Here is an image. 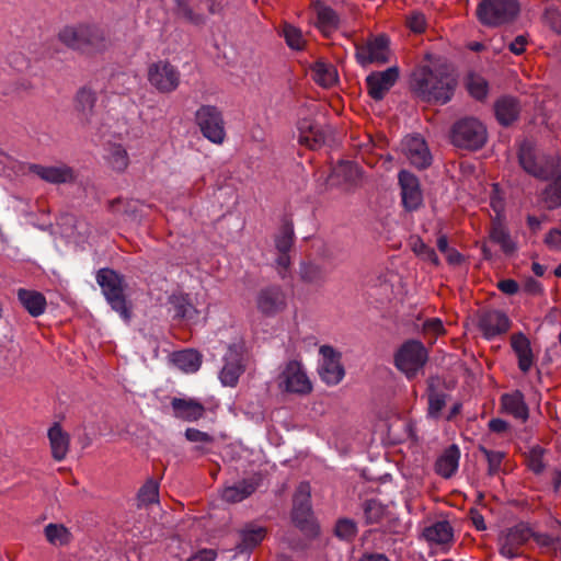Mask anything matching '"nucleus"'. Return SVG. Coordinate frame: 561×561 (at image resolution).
<instances>
[{
  "label": "nucleus",
  "mask_w": 561,
  "mask_h": 561,
  "mask_svg": "<svg viewBox=\"0 0 561 561\" xmlns=\"http://www.w3.org/2000/svg\"><path fill=\"white\" fill-rule=\"evenodd\" d=\"M399 79V68L393 66L383 71H373L366 79L368 94L375 101H381Z\"/></svg>",
  "instance_id": "4468645a"
},
{
  "label": "nucleus",
  "mask_w": 561,
  "mask_h": 561,
  "mask_svg": "<svg viewBox=\"0 0 561 561\" xmlns=\"http://www.w3.org/2000/svg\"><path fill=\"white\" fill-rule=\"evenodd\" d=\"M517 159L520 168L529 175L548 181L561 174V158L539 151L530 139H524L517 148Z\"/></svg>",
  "instance_id": "f03ea898"
},
{
  "label": "nucleus",
  "mask_w": 561,
  "mask_h": 561,
  "mask_svg": "<svg viewBox=\"0 0 561 561\" xmlns=\"http://www.w3.org/2000/svg\"><path fill=\"white\" fill-rule=\"evenodd\" d=\"M527 38L528 37H515V39L508 44L510 50L515 55L523 54L526 49V45L528 44Z\"/></svg>",
  "instance_id": "774afa93"
},
{
  "label": "nucleus",
  "mask_w": 561,
  "mask_h": 561,
  "mask_svg": "<svg viewBox=\"0 0 561 561\" xmlns=\"http://www.w3.org/2000/svg\"><path fill=\"white\" fill-rule=\"evenodd\" d=\"M243 370L244 367L239 354L231 353L226 357V363L220 371L219 378L224 386L233 387L237 385Z\"/></svg>",
  "instance_id": "e433bc0d"
},
{
  "label": "nucleus",
  "mask_w": 561,
  "mask_h": 561,
  "mask_svg": "<svg viewBox=\"0 0 561 561\" xmlns=\"http://www.w3.org/2000/svg\"><path fill=\"white\" fill-rule=\"evenodd\" d=\"M44 535L46 540L55 547L66 546L72 539L71 533L62 524L50 523L46 525L44 528Z\"/></svg>",
  "instance_id": "a19ab883"
},
{
  "label": "nucleus",
  "mask_w": 561,
  "mask_h": 561,
  "mask_svg": "<svg viewBox=\"0 0 561 561\" xmlns=\"http://www.w3.org/2000/svg\"><path fill=\"white\" fill-rule=\"evenodd\" d=\"M217 552L213 549H202L191 556L186 561H215Z\"/></svg>",
  "instance_id": "69168bd1"
},
{
  "label": "nucleus",
  "mask_w": 561,
  "mask_h": 561,
  "mask_svg": "<svg viewBox=\"0 0 561 561\" xmlns=\"http://www.w3.org/2000/svg\"><path fill=\"white\" fill-rule=\"evenodd\" d=\"M535 541L541 546V547H553L558 541H559V538L558 537H553L551 535H548V534H534L533 533V536Z\"/></svg>",
  "instance_id": "338daca9"
},
{
  "label": "nucleus",
  "mask_w": 561,
  "mask_h": 561,
  "mask_svg": "<svg viewBox=\"0 0 561 561\" xmlns=\"http://www.w3.org/2000/svg\"><path fill=\"white\" fill-rule=\"evenodd\" d=\"M185 438L195 443L196 445L192 448V454L195 457H201L209 453V446L214 443V437L206 432H202L194 427H188L184 432Z\"/></svg>",
  "instance_id": "4c0bfd02"
},
{
  "label": "nucleus",
  "mask_w": 561,
  "mask_h": 561,
  "mask_svg": "<svg viewBox=\"0 0 561 561\" xmlns=\"http://www.w3.org/2000/svg\"><path fill=\"white\" fill-rule=\"evenodd\" d=\"M545 22L550 26L551 31L561 35V12L554 8H549L543 14Z\"/></svg>",
  "instance_id": "bf43d9fd"
},
{
  "label": "nucleus",
  "mask_w": 561,
  "mask_h": 561,
  "mask_svg": "<svg viewBox=\"0 0 561 561\" xmlns=\"http://www.w3.org/2000/svg\"><path fill=\"white\" fill-rule=\"evenodd\" d=\"M99 28L93 23H79L77 25H68L59 33V35H92L98 33Z\"/></svg>",
  "instance_id": "4d7b16f0"
},
{
  "label": "nucleus",
  "mask_w": 561,
  "mask_h": 561,
  "mask_svg": "<svg viewBox=\"0 0 561 561\" xmlns=\"http://www.w3.org/2000/svg\"><path fill=\"white\" fill-rule=\"evenodd\" d=\"M257 489L255 479H243L232 485L226 486L222 491V500L228 503H238L249 497Z\"/></svg>",
  "instance_id": "72a5a7b5"
},
{
  "label": "nucleus",
  "mask_w": 561,
  "mask_h": 561,
  "mask_svg": "<svg viewBox=\"0 0 561 561\" xmlns=\"http://www.w3.org/2000/svg\"><path fill=\"white\" fill-rule=\"evenodd\" d=\"M407 26L413 33H424L426 31V20L424 14L421 12H413L407 18Z\"/></svg>",
  "instance_id": "13d9d810"
},
{
  "label": "nucleus",
  "mask_w": 561,
  "mask_h": 561,
  "mask_svg": "<svg viewBox=\"0 0 561 561\" xmlns=\"http://www.w3.org/2000/svg\"><path fill=\"white\" fill-rule=\"evenodd\" d=\"M170 404L174 417L186 422H196L204 417L206 412L205 407L193 398L174 397L171 399Z\"/></svg>",
  "instance_id": "5701e85b"
},
{
  "label": "nucleus",
  "mask_w": 561,
  "mask_h": 561,
  "mask_svg": "<svg viewBox=\"0 0 561 561\" xmlns=\"http://www.w3.org/2000/svg\"><path fill=\"white\" fill-rule=\"evenodd\" d=\"M447 394L443 391L436 390L433 386L428 388V410L427 413L431 417H438L442 410L446 404Z\"/></svg>",
  "instance_id": "3c124183"
},
{
  "label": "nucleus",
  "mask_w": 561,
  "mask_h": 561,
  "mask_svg": "<svg viewBox=\"0 0 561 561\" xmlns=\"http://www.w3.org/2000/svg\"><path fill=\"white\" fill-rule=\"evenodd\" d=\"M488 140L486 127L474 117H463L454 123L450 129V141L469 151L481 149Z\"/></svg>",
  "instance_id": "39448f33"
},
{
  "label": "nucleus",
  "mask_w": 561,
  "mask_h": 561,
  "mask_svg": "<svg viewBox=\"0 0 561 561\" xmlns=\"http://www.w3.org/2000/svg\"><path fill=\"white\" fill-rule=\"evenodd\" d=\"M334 173L347 182H355L360 178V168L356 162L341 161L334 168Z\"/></svg>",
  "instance_id": "864d4df0"
},
{
  "label": "nucleus",
  "mask_w": 561,
  "mask_h": 561,
  "mask_svg": "<svg viewBox=\"0 0 561 561\" xmlns=\"http://www.w3.org/2000/svg\"><path fill=\"white\" fill-rule=\"evenodd\" d=\"M456 85L448 66L439 62L417 66L410 78L411 91L427 103L446 104L451 100Z\"/></svg>",
  "instance_id": "f257e3e1"
},
{
  "label": "nucleus",
  "mask_w": 561,
  "mask_h": 561,
  "mask_svg": "<svg viewBox=\"0 0 561 561\" xmlns=\"http://www.w3.org/2000/svg\"><path fill=\"white\" fill-rule=\"evenodd\" d=\"M298 141L310 149L322 147L328 139L331 128L322 125L311 117L300 118L297 123Z\"/></svg>",
  "instance_id": "ddd939ff"
},
{
  "label": "nucleus",
  "mask_w": 561,
  "mask_h": 561,
  "mask_svg": "<svg viewBox=\"0 0 561 561\" xmlns=\"http://www.w3.org/2000/svg\"><path fill=\"white\" fill-rule=\"evenodd\" d=\"M386 138L380 137L379 139L375 140L371 136H368L367 142L363 144L360 146V150L364 153H373L374 150H381L386 146Z\"/></svg>",
  "instance_id": "e2e57ef3"
},
{
  "label": "nucleus",
  "mask_w": 561,
  "mask_h": 561,
  "mask_svg": "<svg viewBox=\"0 0 561 561\" xmlns=\"http://www.w3.org/2000/svg\"><path fill=\"white\" fill-rule=\"evenodd\" d=\"M311 70L313 80L324 88H330L337 81L336 69L331 64L318 60Z\"/></svg>",
  "instance_id": "ea45409f"
},
{
  "label": "nucleus",
  "mask_w": 561,
  "mask_h": 561,
  "mask_svg": "<svg viewBox=\"0 0 561 561\" xmlns=\"http://www.w3.org/2000/svg\"><path fill=\"white\" fill-rule=\"evenodd\" d=\"M295 240L294 225L289 219H284L274 242L277 252H290Z\"/></svg>",
  "instance_id": "37998d69"
},
{
  "label": "nucleus",
  "mask_w": 561,
  "mask_h": 561,
  "mask_svg": "<svg viewBox=\"0 0 561 561\" xmlns=\"http://www.w3.org/2000/svg\"><path fill=\"white\" fill-rule=\"evenodd\" d=\"M277 257L275 260L276 271L282 279H286L289 275L291 260L289 252H277Z\"/></svg>",
  "instance_id": "052dcab7"
},
{
  "label": "nucleus",
  "mask_w": 561,
  "mask_h": 561,
  "mask_svg": "<svg viewBox=\"0 0 561 561\" xmlns=\"http://www.w3.org/2000/svg\"><path fill=\"white\" fill-rule=\"evenodd\" d=\"M95 278L111 308L124 321H129L131 311L126 300L124 277L116 271L105 267L98 271Z\"/></svg>",
  "instance_id": "7ed1b4c3"
},
{
  "label": "nucleus",
  "mask_w": 561,
  "mask_h": 561,
  "mask_svg": "<svg viewBox=\"0 0 561 561\" xmlns=\"http://www.w3.org/2000/svg\"><path fill=\"white\" fill-rule=\"evenodd\" d=\"M55 42L51 44L54 53L50 54L53 57L55 54H59L64 48L77 51L80 55L93 56L105 49V37H55Z\"/></svg>",
  "instance_id": "9b49d317"
},
{
  "label": "nucleus",
  "mask_w": 561,
  "mask_h": 561,
  "mask_svg": "<svg viewBox=\"0 0 561 561\" xmlns=\"http://www.w3.org/2000/svg\"><path fill=\"white\" fill-rule=\"evenodd\" d=\"M531 536V529L524 524H518L510 528L506 535L501 539L500 553L507 559L518 557V549L525 545Z\"/></svg>",
  "instance_id": "aec40b11"
},
{
  "label": "nucleus",
  "mask_w": 561,
  "mask_h": 561,
  "mask_svg": "<svg viewBox=\"0 0 561 561\" xmlns=\"http://www.w3.org/2000/svg\"><path fill=\"white\" fill-rule=\"evenodd\" d=\"M310 485L308 482H301L293 499L291 518L297 527L307 529L312 519V507L310 501Z\"/></svg>",
  "instance_id": "dca6fc26"
},
{
  "label": "nucleus",
  "mask_w": 561,
  "mask_h": 561,
  "mask_svg": "<svg viewBox=\"0 0 561 561\" xmlns=\"http://www.w3.org/2000/svg\"><path fill=\"white\" fill-rule=\"evenodd\" d=\"M298 275L302 283L313 287H322L328 277L324 266L312 261L300 262Z\"/></svg>",
  "instance_id": "2f4dec72"
},
{
  "label": "nucleus",
  "mask_w": 561,
  "mask_h": 561,
  "mask_svg": "<svg viewBox=\"0 0 561 561\" xmlns=\"http://www.w3.org/2000/svg\"><path fill=\"white\" fill-rule=\"evenodd\" d=\"M520 10L518 0H481L477 7V18L483 25L497 27L514 23Z\"/></svg>",
  "instance_id": "20e7f679"
},
{
  "label": "nucleus",
  "mask_w": 561,
  "mask_h": 561,
  "mask_svg": "<svg viewBox=\"0 0 561 561\" xmlns=\"http://www.w3.org/2000/svg\"><path fill=\"white\" fill-rule=\"evenodd\" d=\"M174 12L178 18L183 19L193 25L203 24L205 21V18L202 14L194 12L188 0H175Z\"/></svg>",
  "instance_id": "de8ad7c7"
},
{
  "label": "nucleus",
  "mask_w": 561,
  "mask_h": 561,
  "mask_svg": "<svg viewBox=\"0 0 561 561\" xmlns=\"http://www.w3.org/2000/svg\"><path fill=\"white\" fill-rule=\"evenodd\" d=\"M427 351L422 342L409 340L404 342L394 355L396 367L411 379L427 362Z\"/></svg>",
  "instance_id": "423d86ee"
},
{
  "label": "nucleus",
  "mask_w": 561,
  "mask_h": 561,
  "mask_svg": "<svg viewBox=\"0 0 561 561\" xmlns=\"http://www.w3.org/2000/svg\"><path fill=\"white\" fill-rule=\"evenodd\" d=\"M148 80L161 93H170L180 84L178 68L167 60H159L148 67Z\"/></svg>",
  "instance_id": "9d476101"
},
{
  "label": "nucleus",
  "mask_w": 561,
  "mask_h": 561,
  "mask_svg": "<svg viewBox=\"0 0 561 561\" xmlns=\"http://www.w3.org/2000/svg\"><path fill=\"white\" fill-rule=\"evenodd\" d=\"M489 239L501 247L505 255H512L517 250L516 242L512 239L510 230L500 218L492 220L489 229Z\"/></svg>",
  "instance_id": "cd10ccee"
},
{
  "label": "nucleus",
  "mask_w": 561,
  "mask_h": 561,
  "mask_svg": "<svg viewBox=\"0 0 561 561\" xmlns=\"http://www.w3.org/2000/svg\"><path fill=\"white\" fill-rule=\"evenodd\" d=\"M460 448L453 444L447 447L435 462V472L444 479H450L458 470Z\"/></svg>",
  "instance_id": "a878e982"
},
{
  "label": "nucleus",
  "mask_w": 561,
  "mask_h": 561,
  "mask_svg": "<svg viewBox=\"0 0 561 561\" xmlns=\"http://www.w3.org/2000/svg\"><path fill=\"white\" fill-rule=\"evenodd\" d=\"M510 328L511 320L503 311L495 309L485 310L479 317V329L488 340L506 333Z\"/></svg>",
  "instance_id": "6ab92c4d"
},
{
  "label": "nucleus",
  "mask_w": 561,
  "mask_h": 561,
  "mask_svg": "<svg viewBox=\"0 0 561 561\" xmlns=\"http://www.w3.org/2000/svg\"><path fill=\"white\" fill-rule=\"evenodd\" d=\"M354 45L356 60L363 67L373 64L383 65L390 60L389 37H362Z\"/></svg>",
  "instance_id": "0eeeda50"
},
{
  "label": "nucleus",
  "mask_w": 561,
  "mask_h": 561,
  "mask_svg": "<svg viewBox=\"0 0 561 561\" xmlns=\"http://www.w3.org/2000/svg\"><path fill=\"white\" fill-rule=\"evenodd\" d=\"M404 152L411 164L417 169H425L432 162V156L425 140L420 136L407 137L404 142Z\"/></svg>",
  "instance_id": "4be33fe9"
},
{
  "label": "nucleus",
  "mask_w": 561,
  "mask_h": 561,
  "mask_svg": "<svg viewBox=\"0 0 561 561\" xmlns=\"http://www.w3.org/2000/svg\"><path fill=\"white\" fill-rule=\"evenodd\" d=\"M135 81V77L126 72H117L111 76L107 89L112 93L124 95L133 89Z\"/></svg>",
  "instance_id": "a18cd8bd"
},
{
  "label": "nucleus",
  "mask_w": 561,
  "mask_h": 561,
  "mask_svg": "<svg viewBox=\"0 0 561 561\" xmlns=\"http://www.w3.org/2000/svg\"><path fill=\"white\" fill-rule=\"evenodd\" d=\"M322 363L319 366V375L321 379L330 386L337 385L344 377V368L340 364V355L330 345L320 347Z\"/></svg>",
  "instance_id": "f3484780"
},
{
  "label": "nucleus",
  "mask_w": 561,
  "mask_h": 561,
  "mask_svg": "<svg viewBox=\"0 0 561 561\" xmlns=\"http://www.w3.org/2000/svg\"><path fill=\"white\" fill-rule=\"evenodd\" d=\"M413 253L423 261L432 263L434 266L440 264V260L435 250L427 245L421 238H415L411 243Z\"/></svg>",
  "instance_id": "09e8293b"
},
{
  "label": "nucleus",
  "mask_w": 561,
  "mask_h": 561,
  "mask_svg": "<svg viewBox=\"0 0 561 561\" xmlns=\"http://www.w3.org/2000/svg\"><path fill=\"white\" fill-rule=\"evenodd\" d=\"M333 534L341 541L352 542L358 534V527L352 518L341 517L335 522Z\"/></svg>",
  "instance_id": "c03bdc74"
},
{
  "label": "nucleus",
  "mask_w": 561,
  "mask_h": 561,
  "mask_svg": "<svg viewBox=\"0 0 561 561\" xmlns=\"http://www.w3.org/2000/svg\"><path fill=\"white\" fill-rule=\"evenodd\" d=\"M170 311L178 321H195L198 317L197 309L193 306L188 295L173 294L169 297Z\"/></svg>",
  "instance_id": "393cba45"
},
{
  "label": "nucleus",
  "mask_w": 561,
  "mask_h": 561,
  "mask_svg": "<svg viewBox=\"0 0 561 561\" xmlns=\"http://www.w3.org/2000/svg\"><path fill=\"white\" fill-rule=\"evenodd\" d=\"M18 299L23 308L34 318L42 316L47 306L45 296L36 290L20 288Z\"/></svg>",
  "instance_id": "473e14b6"
},
{
  "label": "nucleus",
  "mask_w": 561,
  "mask_h": 561,
  "mask_svg": "<svg viewBox=\"0 0 561 561\" xmlns=\"http://www.w3.org/2000/svg\"><path fill=\"white\" fill-rule=\"evenodd\" d=\"M553 181L546 187L543 195L549 209L561 207V174L554 175Z\"/></svg>",
  "instance_id": "8fccbe9b"
},
{
  "label": "nucleus",
  "mask_w": 561,
  "mask_h": 561,
  "mask_svg": "<svg viewBox=\"0 0 561 561\" xmlns=\"http://www.w3.org/2000/svg\"><path fill=\"white\" fill-rule=\"evenodd\" d=\"M479 450L483 454L488 461V473L490 476L497 474L501 469L502 461L505 457V453L500 450H490L484 446H480Z\"/></svg>",
  "instance_id": "5fc2aeb1"
},
{
  "label": "nucleus",
  "mask_w": 561,
  "mask_h": 561,
  "mask_svg": "<svg viewBox=\"0 0 561 561\" xmlns=\"http://www.w3.org/2000/svg\"><path fill=\"white\" fill-rule=\"evenodd\" d=\"M546 245L556 251H561V232L559 228H552L545 238Z\"/></svg>",
  "instance_id": "680f3d73"
},
{
  "label": "nucleus",
  "mask_w": 561,
  "mask_h": 561,
  "mask_svg": "<svg viewBox=\"0 0 561 561\" xmlns=\"http://www.w3.org/2000/svg\"><path fill=\"white\" fill-rule=\"evenodd\" d=\"M104 158L110 167L117 171L123 172L129 164V157L125 148L119 144H111L105 148Z\"/></svg>",
  "instance_id": "58836bf2"
},
{
  "label": "nucleus",
  "mask_w": 561,
  "mask_h": 561,
  "mask_svg": "<svg viewBox=\"0 0 561 561\" xmlns=\"http://www.w3.org/2000/svg\"><path fill=\"white\" fill-rule=\"evenodd\" d=\"M255 302L262 314L274 317L285 310L287 296L279 285H268L259 290Z\"/></svg>",
  "instance_id": "f8f14e48"
},
{
  "label": "nucleus",
  "mask_w": 561,
  "mask_h": 561,
  "mask_svg": "<svg viewBox=\"0 0 561 561\" xmlns=\"http://www.w3.org/2000/svg\"><path fill=\"white\" fill-rule=\"evenodd\" d=\"M313 10L317 16V26L322 33L328 34L339 30L341 19L331 7L322 1H316Z\"/></svg>",
  "instance_id": "c756f323"
},
{
  "label": "nucleus",
  "mask_w": 561,
  "mask_h": 561,
  "mask_svg": "<svg viewBox=\"0 0 561 561\" xmlns=\"http://www.w3.org/2000/svg\"><path fill=\"white\" fill-rule=\"evenodd\" d=\"M96 101V92L89 87H82L75 95L73 108L76 118L83 128L99 131L95 111Z\"/></svg>",
  "instance_id": "1a4fd4ad"
},
{
  "label": "nucleus",
  "mask_w": 561,
  "mask_h": 561,
  "mask_svg": "<svg viewBox=\"0 0 561 561\" xmlns=\"http://www.w3.org/2000/svg\"><path fill=\"white\" fill-rule=\"evenodd\" d=\"M266 528L255 523L245 524L239 530V542L236 545V554L249 558L252 550L257 547L266 536Z\"/></svg>",
  "instance_id": "412c9836"
},
{
  "label": "nucleus",
  "mask_w": 561,
  "mask_h": 561,
  "mask_svg": "<svg viewBox=\"0 0 561 561\" xmlns=\"http://www.w3.org/2000/svg\"><path fill=\"white\" fill-rule=\"evenodd\" d=\"M30 171L42 180L53 184L68 183L73 180V171L67 165L44 167L41 164H31Z\"/></svg>",
  "instance_id": "bb28decb"
},
{
  "label": "nucleus",
  "mask_w": 561,
  "mask_h": 561,
  "mask_svg": "<svg viewBox=\"0 0 561 561\" xmlns=\"http://www.w3.org/2000/svg\"><path fill=\"white\" fill-rule=\"evenodd\" d=\"M196 124L203 136L214 144L225 140V123L221 112L213 105H202L195 114Z\"/></svg>",
  "instance_id": "6e6552de"
},
{
  "label": "nucleus",
  "mask_w": 561,
  "mask_h": 561,
  "mask_svg": "<svg viewBox=\"0 0 561 561\" xmlns=\"http://www.w3.org/2000/svg\"><path fill=\"white\" fill-rule=\"evenodd\" d=\"M501 404L507 413L512 414L516 419L526 421L529 416V410L525 402V397L519 390L502 394Z\"/></svg>",
  "instance_id": "f704fd0d"
},
{
  "label": "nucleus",
  "mask_w": 561,
  "mask_h": 561,
  "mask_svg": "<svg viewBox=\"0 0 561 561\" xmlns=\"http://www.w3.org/2000/svg\"><path fill=\"white\" fill-rule=\"evenodd\" d=\"M522 104L519 100L512 95H503L494 103V114L499 124L508 127L514 124L520 114Z\"/></svg>",
  "instance_id": "b1692460"
},
{
  "label": "nucleus",
  "mask_w": 561,
  "mask_h": 561,
  "mask_svg": "<svg viewBox=\"0 0 561 561\" xmlns=\"http://www.w3.org/2000/svg\"><path fill=\"white\" fill-rule=\"evenodd\" d=\"M138 501L141 505H149L158 502L159 484L153 479H148L138 491Z\"/></svg>",
  "instance_id": "603ef678"
},
{
  "label": "nucleus",
  "mask_w": 561,
  "mask_h": 561,
  "mask_svg": "<svg viewBox=\"0 0 561 561\" xmlns=\"http://www.w3.org/2000/svg\"><path fill=\"white\" fill-rule=\"evenodd\" d=\"M363 510L365 522L367 525L380 523L383 519L385 514L387 512L386 506L374 499L367 500L363 505Z\"/></svg>",
  "instance_id": "49530a36"
},
{
  "label": "nucleus",
  "mask_w": 561,
  "mask_h": 561,
  "mask_svg": "<svg viewBox=\"0 0 561 561\" xmlns=\"http://www.w3.org/2000/svg\"><path fill=\"white\" fill-rule=\"evenodd\" d=\"M401 188V203L407 211H415L423 205V194L419 179L411 172L402 170L398 175Z\"/></svg>",
  "instance_id": "2eb2a0df"
},
{
  "label": "nucleus",
  "mask_w": 561,
  "mask_h": 561,
  "mask_svg": "<svg viewBox=\"0 0 561 561\" xmlns=\"http://www.w3.org/2000/svg\"><path fill=\"white\" fill-rule=\"evenodd\" d=\"M282 383L287 392L293 393H309L312 389L311 382L302 369V366L297 360H290L283 374Z\"/></svg>",
  "instance_id": "a211bd4d"
},
{
  "label": "nucleus",
  "mask_w": 561,
  "mask_h": 561,
  "mask_svg": "<svg viewBox=\"0 0 561 561\" xmlns=\"http://www.w3.org/2000/svg\"><path fill=\"white\" fill-rule=\"evenodd\" d=\"M497 288L506 295H515L519 290V285L516 280L512 278L502 279L497 284Z\"/></svg>",
  "instance_id": "0e129e2a"
},
{
  "label": "nucleus",
  "mask_w": 561,
  "mask_h": 561,
  "mask_svg": "<svg viewBox=\"0 0 561 561\" xmlns=\"http://www.w3.org/2000/svg\"><path fill=\"white\" fill-rule=\"evenodd\" d=\"M48 438L51 447L53 458L56 461L64 460L69 449V435L62 431L59 423H55L48 430Z\"/></svg>",
  "instance_id": "c9c22d12"
},
{
  "label": "nucleus",
  "mask_w": 561,
  "mask_h": 561,
  "mask_svg": "<svg viewBox=\"0 0 561 561\" xmlns=\"http://www.w3.org/2000/svg\"><path fill=\"white\" fill-rule=\"evenodd\" d=\"M174 364L185 373H195L198 370L202 360L198 352L194 350H184L173 355Z\"/></svg>",
  "instance_id": "79ce46f5"
},
{
  "label": "nucleus",
  "mask_w": 561,
  "mask_h": 561,
  "mask_svg": "<svg viewBox=\"0 0 561 561\" xmlns=\"http://www.w3.org/2000/svg\"><path fill=\"white\" fill-rule=\"evenodd\" d=\"M511 346L518 358V368L523 373H528L534 364V355L529 340L522 332L515 333L511 337Z\"/></svg>",
  "instance_id": "7c9ffc66"
},
{
  "label": "nucleus",
  "mask_w": 561,
  "mask_h": 561,
  "mask_svg": "<svg viewBox=\"0 0 561 561\" xmlns=\"http://www.w3.org/2000/svg\"><path fill=\"white\" fill-rule=\"evenodd\" d=\"M467 87L470 95L478 101L484 100L488 95L489 84L486 80L481 77H469Z\"/></svg>",
  "instance_id": "6e6d98bb"
},
{
  "label": "nucleus",
  "mask_w": 561,
  "mask_h": 561,
  "mask_svg": "<svg viewBox=\"0 0 561 561\" xmlns=\"http://www.w3.org/2000/svg\"><path fill=\"white\" fill-rule=\"evenodd\" d=\"M423 537L430 545L448 546L454 539L449 522L438 520L423 529Z\"/></svg>",
  "instance_id": "c85d7f7f"
}]
</instances>
